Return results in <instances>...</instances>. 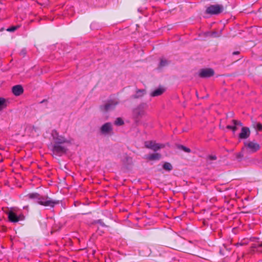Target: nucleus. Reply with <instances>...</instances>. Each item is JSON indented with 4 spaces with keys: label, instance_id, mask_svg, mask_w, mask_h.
<instances>
[{
    "label": "nucleus",
    "instance_id": "423d86ee",
    "mask_svg": "<svg viewBox=\"0 0 262 262\" xmlns=\"http://www.w3.org/2000/svg\"><path fill=\"white\" fill-rule=\"evenodd\" d=\"M223 10L224 8L222 5H214L208 7L206 10V12L210 14H219L221 13Z\"/></svg>",
    "mask_w": 262,
    "mask_h": 262
},
{
    "label": "nucleus",
    "instance_id": "cd10ccee",
    "mask_svg": "<svg viewBox=\"0 0 262 262\" xmlns=\"http://www.w3.org/2000/svg\"><path fill=\"white\" fill-rule=\"evenodd\" d=\"M97 223L99 224L100 225H101L102 226H103V227L106 226L104 224V223L102 222V221L101 220H98L97 221Z\"/></svg>",
    "mask_w": 262,
    "mask_h": 262
},
{
    "label": "nucleus",
    "instance_id": "c85d7f7f",
    "mask_svg": "<svg viewBox=\"0 0 262 262\" xmlns=\"http://www.w3.org/2000/svg\"><path fill=\"white\" fill-rule=\"evenodd\" d=\"M211 36L213 37H219L220 35L218 34L216 32H213L212 33Z\"/></svg>",
    "mask_w": 262,
    "mask_h": 262
},
{
    "label": "nucleus",
    "instance_id": "f257e3e1",
    "mask_svg": "<svg viewBox=\"0 0 262 262\" xmlns=\"http://www.w3.org/2000/svg\"><path fill=\"white\" fill-rule=\"evenodd\" d=\"M54 144L52 146V150L54 154L61 156L66 154L68 150L67 145L71 144L70 139L59 135L56 130H53L51 133Z\"/></svg>",
    "mask_w": 262,
    "mask_h": 262
},
{
    "label": "nucleus",
    "instance_id": "7ed1b4c3",
    "mask_svg": "<svg viewBox=\"0 0 262 262\" xmlns=\"http://www.w3.org/2000/svg\"><path fill=\"white\" fill-rule=\"evenodd\" d=\"M118 104L119 101L117 100H110L104 104L101 105L100 108L101 111L107 112L114 110Z\"/></svg>",
    "mask_w": 262,
    "mask_h": 262
},
{
    "label": "nucleus",
    "instance_id": "6e6552de",
    "mask_svg": "<svg viewBox=\"0 0 262 262\" xmlns=\"http://www.w3.org/2000/svg\"><path fill=\"white\" fill-rule=\"evenodd\" d=\"M244 147L243 148V150L244 148H246L250 152H255L257 151L260 148L258 144L254 142H245L244 143Z\"/></svg>",
    "mask_w": 262,
    "mask_h": 262
},
{
    "label": "nucleus",
    "instance_id": "4be33fe9",
    "mask_svg": "<svg viewBox=\"0 0 262 262\" xmlns=\"http://www.w3.org/2000/svg\"><path fill=\"white\" fill-rule=\"evenodd\" d=\"M253 126L254 127V128H255L256 129L259 130V131H262V124L259 123H257V122H254L253 124Z\"/></svg>",
    "mask_w": 262,
    "mask_h": 262
},
{
    "label": "nucleus",
    "instance_id": "0eeeda50",
    "mask_svg": "<svg viewBox=\"0 0 262 262\" xmlns=\"http://www.w3.org/2000/svg\"><path fill=\"white\" fill-rule=\"evenodd\" d=\"M113 126L111 122H106L100 128V133L103 135H108L113 134Z\"/></svg>",
    "mask_w": 262,
    "mask_h": 262
},
{
    "label": "nucleus",
    "instance_id": "b1692460",
    "mask_svg": "<svg viewBox=\"0 0 262 262\" xmlns=\"http://www.w3.org/2000/svg\"><path fill=\"white\" fill-rule=\"evenodd\" d=\"M179 148L182 149L183 151H184L186 152L189 153L191 152V150L190 148L186 147L183 145H180L179 146Z\"/></svg>",
    "mask_w": 262,
    "mask_h": 262
},
{
    "label": "nucleus",
    "instance_id": "1a4fd4ad",
    "mask_svg": "<svg viewBox=\"0 0 262 262\" xmlns=\"http://www.w3.org/2000/svg\"><path fill=\"white\" fill-rule=\"evenodd\" d=\"M214 75V71L212 69H204L200 70L199 76L202 78H208Z\"/></svg>",
    "mask_w": 262,
    "mask_h": 262
},
{
    "label": "nucleus",
    "instance_id": "c756f323",
    "mask_svg": "<svg viewBox=\"0 0 262 262\" xmlns=\"http://www.w3.org/2000/svg\"><path fill=\"white\" fill-rule=\"evenodd\" d=\"M28 196L30 199H32L33 198V193H30L29 195H28Z\"/></svg>",
    "mask_w": 262,
    "mask_h": 262
},
{
    "label": "nucleus",
    "instance_id": "f8f14e48",
    "mask_svg": "<svg viewBox=\"0 0 262 262\" xmlns=\"http://www.w3.org/2000/svg\"><path fill=\"white\" fill-rule=\"evenodd\" d=\"M12 92L15 96H18L23 94L24 89L21 85H16L12 88Z\"/></svg>",
    "mask_w": 262,
    "mask_h": 262
},
{
    "label": "nucleus",
    "instance_id": "72a5a7b5",
    "mask_svg": "<svg viewBox=\"0 0 262 262\" xmlns=\"http://www.w3.org/2000/svg\"><path fill=\"white\" fill-rule=\"evenodd\" d=\"M220 253L222 254V252L221 251V250H220Z\"/></svg>",
    "mask_w": 262,
    "mask_h": 262
},
{
    "label": "nucleus",
    "instance_id": "39448f33",
    "mask_svg": "<svg viewBox=\"0 0 262 262\" xmlns=\"http://www.w3.org/2000/svg\"><path fill=\"white\" fill-rule=\"evenodd\" d=\"M144 145L146 148L151 149L154 151H157L158 150L163 148L165 147L163 144L157 143L155 141H147L144 143Z\"/></svg>",
    "mask_w": 262,
    "mask_h": 262
},
{
    "label": "nucleus",
    "instance_id": "9d476101",
    "mask_svg": "<svg viewBox=\"0 0 262 262\" xmlns=\"http://www.w3.org/2000/svg\"><path fill=\"white\" fill-rule=\"evenodd\" d=\"M250 130L247 127H242L241 132L238 135V137L241 139H246L249 137L250 135Z\"/></svg>",
    "mask_w": 262,
    "mask_h": 262
},
{
    "label": "nucleus",
    "instance_id": "393cba45",
    "mask_svg": "<svg viewBox=\"0 0 262 262\" xmlns=\"http://www.w3.org/2000/svg\"><path fill=\"white\" fill-rule=\"evenodd\" d=\"M18 27V26H12L7 28L6 30L8 32H14L16 30Z\"/></svg>",
    "mask_w": 262,
    "mask_h": 262
},
{
    "label": "nucleus",
    "instance_id": "473e14b6",
    "mask_svg": "<svg viewBox=\"0 0 262 262\" xmlns=\"http://www.w3.org/2000/svg\"><path fill=\"white\" fill-rule=\"evenodd\" d=\"M45 100H43V101H41L40 103H43V102H45Z\"/></svg>",
    "mask_w": 262,
    "mask_h": 262
},
{
    "label": "nucleus",
    "instance_id": "412c9836",
    "mask_svg": "<svg viewBox=\"0 0 262 262\" xmlns=\"http://www.w3.org/2000/svg\"><path fill=\"white\" fill-rule=\"evenodd\" d=\"M124 123V121L121 118H117L114 121V124L116 126H121Z\"/></svg>",
    "mask_w": 262,
    "mask_h": 262
},
{
    "label": "nucleus",
    "instance_id": "a878e982",
    "mask_svg": "<svg viewBox=\"0 0 262 262\" xmlns=\"http://www.w3.org/2000/svg\"><path fill=\"white\" fill-rule=\"evenodd\" d=\"M235 156H236V158L238 161H241L242 159H243V157H244V155L242 154V152H238V153L236 154Z\"/></svg>",
    "mask_w": 262,
    "mask_h": 262
},
{
    "label": "nucleus",
    "instance_id": "f3484780",
    "mask_svg": "<svg viewBox=\"0 0 262 262\" xmlns=\"http://www.w3.org/2000/svg\"><path fill=\"white\" fill-rule=\"evenodd\" d=\"M122 161L125 165H130L133 162L132 158L127 155L123 156Z\"/></svg>",
    "mask_w": 262,
    "mask_h": 262
},
{
    "label": "nucleus",
    "instance_id": "20e7f679",
    "mask_svg": "<svg viewBox=\"0 0 262 262\" xmlns=\"http://www.w3.org/2000/svg\"><path fill=\"white\" fill-rule=\"evenodd\" d=\"M7 214L9 221L12 223H16L20 220H23L24 218L23 215H18L16 213V210L14 208H11L7 212Z\"/></svg>",
    "mask_w": 262,
    "mask_h": 262
},
{
    "label": "nucleus",
    "instance_id": "ddd939ff",
    "mask_svg": "<svg viewBox=\"0 0 262 262\" xmlns=\"http://www.w3.org/2000/svg\"><path fill=\"white\" fill-rule=\"evenodd\" d=\"M165 91V89L162 86H160L151 92L150 95L151 97H157L161 95Z\"/></svg>",
    "mask_w": 262,
    "mask_h": 262
},
{
    "label": "nucleus",
    "instance_id": "5701e85b",
    "mask_svg": "<svg viewBox=\"0 0 262 262\" xmlns=\"http://www.w3.org/2000/svg\"><path fill=\"white\" fill-rule=\"evenodd\" d=\"M6 106V100L3 98H0V110L3 109Z\"/></svg>",
    "mask_w": 262,
    "mask_h": 262
},
{
    "label": "nucleus",
    "instance_id": "2eb2a0df",
    "mask_svg": "<svg viewBox=\"0 0 262 262\" xmlns=\"http://www.w3.org/2000/svg\"><path fill=\"white\" fill-rule=\"evenodd\" d=\"M161 157V155L159 153H155L149 155L147 156V159L149 160H159Z\"/></svg>",
    "mask_w": 262,
    "mask_h": 262
},
{
    "label": "nucleus",
    "instance_id": "4468645a",
    "mask_svg": "<svg viewBox=\"0 0 262 262\" xmlns=\"http://www.w3.org/2000/svg\"><path fill=\"white\" fill-rule=\"evenodd\" d=\"M233 125H228L227 126V128L228 129H232L233 132H235V131L236 130V126L239 125L242 126V123L237 120H232Z\"/></svg>",
    "mask_w": 262,
    "mask_h": 262
},
{
    "label": "nucleus",
    "instance_id": "6ab92c4d",
    "mask_svg": "<svg viewBox=\"0 0 262 262\" xmlns=\"http://www.w3.org/2000/svg\"><path fill=\"white\" fill-rule=\"evenodd\" d=\"M169 64V61L164 58L161 59L159 65V68H162L163 67H165L167 66H168Z\"/></svg>",
    "mask_w": 262,
    "mask_h": 262
},
{
    "label": "nucleus",
    "instance_id": "7c9ffc66",
    "mask_svg": "<svg viewBox=\"0 0 262 262\" xmlns=\"http://www.w3.org/2000/svg\"><path fill=\"white\" fill-rule=\"evenodd\" d=\"M20 54H21V55H25V54H26V53H25V51L23 50V51H21V52H20Z\"/></svg>",
    "mask_w": 262,
    "mask_h": 262
},
{
    "label": "nucleus",
    "instance_id": "a211bd4d",
    "mask_svg": "<svg viewBox=\"0 0 262 262\" xmlns=\"http://www.w3.org/2000/svg\"><path fill=\"white\" fill-rule=\"evenodd\" d=\"M251 247L254 251L260 252L259 248L262 247V242H257L253 244Z\"/></svg>",
    "mask_w": 262,
    "mask_h": 262
},
{
    "label": "nucleus",
    "instance_id": "aec40b11",
    "mask_svg": "<svg viewBox=\"0 0 262 262\" xmlns=\"http://www.w3.org/2000/svg\"><path fill=\"white\" fill-rule=\"evenodd\" d=\"M163 168L164 170L169 171L172 170V166L169 162H165L163 165Z\"/></svg>",
    "mask_w": 262,
    "mask_h": 262
},
{
    "label": "nucleus",
    "instance_id": "bb28decb",
    "mask_svg": "<svg viewBox=\"0 0 262 262\" xmlns=\"http://www.w3.org/2000/svg\"><path fill=\"white\" fill-rule=\"evenodd\" d=\"M208 159L209 160H215L216 159V157L213 155H210L208 157Z\"/></svg>",
    "mask_w": 262,
    "mask_h": 262
},
{
    "label": "nucleus",
    "instance_id": "9b49d317",
    "mask_svg": "<svg viewBox=\"0 0 262 262\" xmlns=\"http://www.w3.org/2000/svg\"><path fill=\"white\" fill-rule=\"evenodd\" d=\"M145 105L144 104H140L134 110V114L136 117H141L144 115Z\"/></svg>",
    "mask_w": 262,
    "mask_h": 262
},
{
    "label": "nucleus",
    "instance_id": "dca6fc26",
    "mask_svg": "<svg viewBox=\"0 0 262 262\" xmlns=\"http://www.w3.org/2000/svg\"><path fill=\"white\" fill-rule=\"evenodd\" d=\"M146 93V91L145 90H138L136 91V93L135 95L132 96L134 98H139L142 96H143Z\"/></svg>",
    "mask_w": 262,
    "mask_h": 262
},
{
    "label": "nucleus",
    "instance_id": "2f4dec72",
    "mask_svg": "<svg viewBox=\"0 0 262 262\" xmlns=\"http://www.w3.org/2000/svg\"><path fill=\"white\" fill-rule=\"evenodd\" d=\"M238 53H239V52H237V51H236V52H234L233 53V55H236V54H238Z\"/></svg>",
    "mask_w": 262,
    "mask_h": 262
},
{
    "label": "nucleus",
    "instance_id": "f03ea898",
    "mask_svg": "<svg viewBox=\"0 0 262 262\" xmlns=\"http://www.w3.org/2000/svg\"><path fill=\"white\" fill-rule=\"evenodd\" d=\"M33 197L34 201L45 206H49L53 208L56 205L59 203V201L58 200H53L48 196H42L38 193H34Z\"/></svg>",
    "mask_w": 262,
    "mask_h": 262
}]
</instances>
